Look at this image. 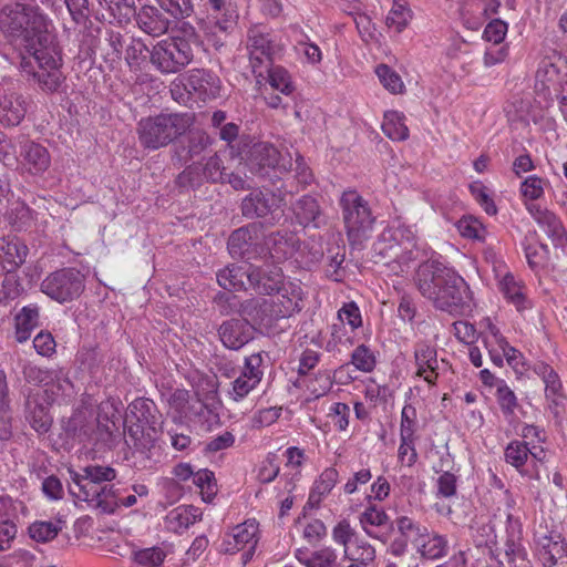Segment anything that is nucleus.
I'll return each instance as SVG.
<instances>
[{"instance_id": "obj_1", "label": "nucleus", "mask_w": 567, "mask_h": 567, "mask_svg": "<svg viewBox=\"0 0 567 567\" xmlns=\"http://www.w3.org/2000/svg\"><path fill=\"white\" fill-rule=\"evenodd\" d=\"M414 281L419 292L433 307L451 315L470 309L471 291L466 281L453 269L439 261H425L415 272Z\"/></svg>"}, {"instance_id": "obj_2", "label": "nucleus", "mask_w": 567, "mask_h": 567, "mask_svg": "<svg viewBox=\"0 0 567 567\" xmlns=\"http://www.w3.org/2000/svg\"><path fill=\"white\" fill-rule=\"evenodd\" d=\"M0 29L22 59L52 42L45 17L37 8L16 3L0 11Z\"/></svg>"}, {"instance_id": "obj_3", "label": "nucleus", "mask_w": 567, "mask_h": 567, "mask_svg": "<svg viewBox=\"0 0 567 567\" xmlns=\"http://www.w3.org/2000/svg\"><path fill=\"white\" fill-rule=\"evenodd\" d=\"M72 483L69 486L71 495L80 502H85L92 508L102 513H113L117 507L114 486L110 484L116 478V471L105 465H87L81 472L70 471Z\"/></svg>"}, {"instance_id": "obj_4", "label": "nucleus", "mask_w": 567, "mask_h": 567, "mask_svg": "<svg viewBox=\"0 0 567 567\" xmlns=\"http://www.w3.org/2000/svg\"><path fill=\"white\" fill-rule=\"evenodd\" d=\"M300 297L295 291L280 293L276 298H250L240 303L239 312L255 330L270 333L278 321L300 310Z\"/></svg>"}, {"instance_id": "obj_5", "label": "nucleus", "mask_w": 567, "mask_h": 567, "mask_svg": "<svg viewBox=\"0 0 567 567\" xmlns=\"http://www.w3.org/2000/svg\"><path fill=\"white\" fill-rule=\"evenodd\" d=\"M124 425L136 452L150 458L159 425L155 403L148 399L134 400L128 405Z\"/></svg>"}, {"instance_id": "obj_6", "label": "nucleus", "mask_w": 567, "mask_h": 567, "mask_svg": "<svg viewBox=\"0 0 567 567\" xmlns=\"http://www.w3.org/2000/svg\"><path fill=\"white\" fill-rule=\"evenodd\" d=\"M194 123L189 113H161L138 122L141 144L150 150L165 147L185 134Z\"/></svg>"}, {"instance_id": "obj_7", "label": "nucleus", "mask_w": 567, "mask_h": 567, "mask_svg": "<svg viewBox=\"0 0 567 567\" xmlns=\"http://www.w3.org/2000/svg\"><path fill=\"white\" fill-rule=\"evenodd\" d=\"M339 206L350 245L361 247L370 238L375 223L369 203L355 189H347Z\"/></svg>"}, {"instance_id": "obj_8", "label": "nucleus", "mask_w": 567, "mask_h": 567, "mask_svg": "<svg viewBox=\"0 0 567 567\" xmlns=\"http://www.w3.org/2000/svg\"><path fill=\"white\" fill-rule=\"evenodd\" d=\"M34 52L35 54L29 55L23 53L21 69L37 78L43 90L56 92L65 78L59 68L61 56L54 40Z\"/></svg>"}, {"instance_id": "obj_9", "label": "nucleus", "mask_w": 567, "mask_h": 567, "mask_svg": "<svg viewBox=\"0 0 567 567\" xmlns=\"http://www.w3.org/2000/svg\"><path fill=\"white\" fill-rule=\"evenodd\" d=\"M194 59L189 40L173 37L158 41L150 51V62L161 74H175L185 69Z\"/></svg>"}, {"instance_id": "obj_10", "label": "nucleus", "mask_w": 567, "mask_h": 567, "mask_svg": "<svg viewBox=\"0 0 567 567\" xmlns=\"http://www.w3.org/2000/svg\"><path fill=\"white\" fill-rule=\"evenodd\" d=\"M205 6L207 17L202 21L200 29L207 42L220 49L237 24V8L231 0H207Z\"/></svg>"}, {"instance_id": "obj_11", "label": "nucleus", "mask_w": 567, "mask_h": 567, "mask_svg": "<svg viewBox=\"0 0 567 567\" xmlns=\"http://www.w3.org/2000/svg\"><path fill=\"white\" fill-rule=\"evenodd\" d=\"M246 49L252 73L256 78H264L269 66L274 64V56L279 51V45L265 28L255 25L247 32Z\"/></svg>"}, {"instance_id": "obj_12", "label": "nucleus", "mask_w": 567, "mask_h": 567, "mask_svg": "<svg viewBox=\"0 0 567 567\" xmlns=\"http://www.w3.org/2000/svg\"><path fill=\"white\" fill-rule=\"evenodd\" d=\"M83 290L84 277L74 268L56 270L41 284V291L60 303L76 299Z\"/></svg>"}, {"instance_id": "obj_13", "label": "nucleus", "mask_w": 567, "mask_h": 567, "mask_svg": "<svg viewBox=\"0 0 567 567\" xmlns=\"http://www.w3.org/2000/svg\"><path fill=\"white\" fill-rule=\"evenodd\" d=\"M265 237L257 224H249L231 233L227 247L234 258L252 260L266 258Z\"/></svg>"}, {"instance_id": "obj_14", "label": "nucleus", "mask_w": 567, "mask_h": 567, "mask_svg": "<svg viewBox=\"0 0 567 567\" xmlns=\"http://www.w3.org/2000/svg\"><path fill=\"white\" fill-rule=\"evenodd\" d=\"M504 457L520 474L530 478H539L538 465L545 463L546 452L542 446H529L525 441H512L505 447Z\"/></svg>"}, {"instance_id": "obj_15", "label": "nucleus", "mask_w": 567, "mask_h": 567, "mask_svg": "<svg viewBox=\"0 0 567 567\" xmlns=\"http://www.w3.org/2000/svg\"><path fill=\"white\" fill-rule=\"evenodd\" d=\"M258 524L255 520H246L235 526L223 540V550L227 554H236L243 550L241 560L246 565L251 560L258 543Z\"/></svg>"}, {"instance_id": "obj_16", "label": "nucleus", "mask_w": 567, "mask_h": 567, "mask_svg": "<svg viewBox=\"0 0 567 567\" xmlns=\"http://www.w3.org/2000/svg\"><path fill=\"white\" fill-rule=\"evenodd\" d=\"M185 91L188 97L207 102L220 96L221 81L210 70L192 69L184 74Z\"/></svg>"}, {"instance_id": "obj_17", "label": "nucleus", "mask_w": 567, "mask_h": 567, "mask_svg": "<svg viewBox=\"0 0 567 567\" xmlns=\"http://www.w3.org/2000/svg\"><path fill=\"white\" fill-rule=\"evenodd\" d=\"M27 113L25 99L14 90V83L3 80L0 83V124L17 126Z\"/></svg>"}, {"instance_id": "obj_18", "label": "nucleus", "mask_w": 567, "mask_h": 567, "mask_svg": "<svg viewBox=\"0 0 567 567\" xmlns=\"http://www.w3.org/2000/svg\"><path fill=\"white\" fill-rule=\"evenodd\" d=\"M248 285L258 295L289 293L284 287L282 270L275 265L249 266Z\"/></svg>"}, {"instance_id": "obj_19", "label": "nucleus", "mask_w": 567, "mask_h": 567, "mask_svg": "<svg viewBox=\"0 0 567 567\" xmlns=\"http://www.w3.org/2000/svg\"><path fill=\"white\" fill-rule=\"evenodd\" d=\"M526 209L545 231L556 248H561L567 254V230L560 218L553 212L540 207L538 204H526Z\"/></svg>"}, {"instance_id": "obj_20", "label": "nucleus", "mask_w": 567, "mask_h": 567, "mask_svg": "<svg viewBox=\"0 0 567 567\" xmlns=\"http://www.w3.org/2000/svg\"><path fill=\"white\" fill-rule=\"evenodd\" d=\"M282 198L268 192L250 193L241 202V213L245 217L268 218L271 223L276 220L275 213L280 208Z\"/></svg>"}, {"instance_id": "obj_21", "label": "nucleus", "mask_w": 567, "mask_h": 567, "mask_svg": "<svg viewBox=\"0 0 567 567\" xmlns=\"http://www.w3.org/2000/svg\"><path fill=\"white\" fill-rule=\"evenodd\" d=\"M260 363V354H251L246 358L243 371L231 383L233 388L229 395L234 401L243 400L260 383L262 378V371L259 369Z\"/></svg>"}, {"instance_id": "obj_22", "label": "nucleus", "mask_w": 567, "mask_h": 567, "mask_svg": "<svg viewBox=\"0 0 567 567\" xmlns=\"http://www.w3.org/2000/svg\"><path fill=\"white\" fill-rule=\"evenodd\" d=\"M254 326L244 317L224 321L218 334L223 344L231 350H239L254 339Z\"/></svg>"}, {"instance_id": "obj_23", "label": "nucleus", "mask_w": 567, "mask_h": 567, "mask_svg": "<svg viewBox=\"0 0 567 567\" xmlns=\"http://www.w3.org/2000/svg\"><path fill=\"white\" fill-rule=\"evenodd\" d=\"M383 231L385 238L400 245V250L403 254V262H410L417 257V236L414 226L396 220Z\"/></svg>"}, {"instance_id": "obj_24", "label": "nucleus", "mask_w": 567, "mask_h": 567, "mask_svg": "<svg viewBox=\"0 0 567 567\" xmlns=\"http://www.w3.org/2000/svg\"><path fill=\"white\" fill-rule=\"evenodd\" d=\"M20 157L22 167L31 175H41L51 165L48 148L33 141H27L21 145Z\"/></svg>"}, {"instance_id": "obj_25", "label": "nucleus", "mask_w": 567, "mask_h": 567, "mask_svg": "<svg viewBox=\"0 0 567 567\" xmlns=\"http://www.w3.org/2000/svg\"><path fill=\"white\" fill-rule=\"evenodd\" d=\"M249 161L251 167L260 172L267 168H277L286 172L290 169L291 166V164L288 166L286 163H281L280 152L268 142L254 144L250 150Z\"/></svg>"}, {"instance_id": "obj_26", "label": "nucleus", "mask_w": 567, "mask_h": 567, "mask_svg": "<svg viewBox=\"0 0 567 567\" xmlns=\"http://www.w3.org/2000/svg\"><path fill=\"white\" fill-rule=\"evenodd\" d=\"M538 547L545 567H567V543L560 536H544L538 540Z\"/></svg>"}, {"instance_id": "obj_27", "label": "nucleus", "mask_w": 567, "mask_h": 567, "mask_svg": "<svg viewBox=\"0 0 567 567\" xmlns=\"http://www.w3.org/2000/svg\"><path fill=\"white\" fill-rule=\"evenodd\" d=\"M134 16L138 28L152 37H159L169 28V20L163 14L161 7L143 6Z\"/></svg>"}, {"instance_id": "obj_28", "label": "nucleus", "mask_w": 567, "mask_h": 567, "mask_svg": "<svg viewBox=\"0 0 567 567\" xmlns=\"http://www.w3.org/2000/svg\"><path fill=\"white\" fill-rule=\"evenodd\" d=\"M298 239L292 234H270L264 241L266 258L269 256L274 262H280L293 257L298 249Z\"/></svg>"}, {"instance_id": "obj_29", "label": "nucleus", "mask_w": 567, "mask_h": 567, "mask_svg": "<svg viewBox=\"0 0 567 567\" xmlns=\"http://www.w3.org/2000/svg\"><path fill=\"white\" fill-rule=\"evenodd\" d=\"M416 375L422 377L429 384H435L437 379L436 349L427 343H417L414 350Z\"/></svg>"}, {"instance_id": "obj_30", "label": "nucleus", "mask_w": 567, "mask_h": 567, "mask_svg": "<svg viewBox=\"0 0 567 567\" xmlns=\"http://www.w3.org/2000/svg\"><path fill=\"white\" fill-rule=\"evenodd\" d=\"M200 518L202 512L199 508L192 505H181L167 513L165 516V528L179 534Z\"/></svg>"}, {"instance_id": "obj_31", "label": "nucleus", "mask_w": 567, "mask_h": 567, "mask_svg": "<svg viewBox=\"0 0 567 567\" xmlns=\"http://www.w3.org/2000/svg\"><path fill=\"white\" fill-rule=\"evenodd\" d=\"M297 221L303 227L319 228L323 224L321 208L316 198L305 195L292 206Z\"/></svg>"}, {"instance_id": "obj_32", "label": "nucleus", "mask_w": 567, "mask_h": 567, "mask_svg": "<svg viewBox=\"0 0 567 567\" xmlns=\"http://www.w3.org/2000/svg\"><path fill=\"white\" fill-rule=\"evenodd\" d=\"M539 373H542L543 381L545 383V396L548 402V406L557 416L559 414V408L564 405L565 401L558 374L548 365L539 367Z\"/></svg>"}, {"instance_id": "obj_33", "label": "nucleus", "mask_w": 567, "mask_h": 567, "mask_svg": "<svg viewBox=\"0 0 567 567\" xmlns=\"http://www.w3.org/2000/svg\"><path fill=\"white\" fill-rule=\"evenodd\" d=\"M371 254L375 264L382 262L384 265H390L391 262H395L399 266L409 264L403 262V254L400 250V245L394 244L389 238H385L384 231H382L377 241H374Z\"/></svg>"}, {"instance_id": "obj_34", "label": "nucleus", "mask_w": 567, "mask_h": 567, "mask_svg": "<svg viewBox=\"0 0 567 567\" xmlns=\"http://www.w3.org/2000/svg\"><path fill=\"white\" fill-rule=\"evenodd\" d=\"M424 559L437 560L447 555L449 540L444 535L427 530V536L415 547Z\"/></svg>"}, {"instance_id": "obj_35", "label": "nucleus", "mask_w": 567, "mask_h": 567, "mask_svg": "<svg viewBox=\"0 0 567 567\" xmlns=\"http://www.w3.org/2000/svg\"><path fill=\"white\" fill-rule=\"evenodd\" d=\"M99 7L102 11V17L112 22L113 20L123 23L128 22L131 17L135 13L133 2L128 0H97Z\"/></svg>"}, {"instance_id": "obj_36", "label": "nucleus", "mask_w": 567, "mask_h": 567, "mask_svg": "<svg viewBox=\"0 0 567 567\" xmlns=\"http://www.w3.org/2000/svg\"><path fill=\"white\" fill-rule=\"evenodd\" d=\"M27 419L38 433H47L52 424L48 408L41 404L38 395H29L27 403Z\"/></svg>"}, {"instance_id": "obj_37", "label": "nucleus", "mask_w": 567, "mask_h": 567, "mask_svg": "<svg viewBox=\"0 0 567 567\" xmlns=\"http://www.w3.org/2000/svg\"><path fill=\"white\" fill-rule=\"evenodd\" d=\"M508 538L505 543V556L509 564H514L517 559H524L526 556L525 548L517 540V527L519 519L514 513L506 514Z\"/></svg>"}, {"instance_id": "obj_38", "label": "nucleus", "mask_w": 567, "mask_h": 567, "mask_svg": "<svg viewBox=\"0 0 567 567\" xmlns=\"http://www.w3.org/2000/svg\"><path fill=\"white\" fill-rule=\"evenodd\" d=\"M395 524L400 536L410 542L414 548L427 536L429 528L409 516L396 517Z\"/></svg>"}, {"instance_id": "obj_39", "label": "nucleus", "mask_w": 567, "mask_h": 567, "mask_svg": "<svg viewBox=\"0 0 567 567\" xmlns=\"http://www.w3.org/2000/svg\"><path fill=\"white\" fill-rule=\"evenodd\" d=\"M339 477V473L336 468H326L319 478L315 482L312 491L308 498V504L311 507H318L322 497L328 495L334 487Z\"/></svg>"}, {"instance_id": "obj_40", "label": "nucleus", "mask_w": 567, "mask_h": 567, "mask_svg": "<svg viewBox=\"0 0 567 567\" xmlns=\"http://www.w3.org/2000/svg\"><path fill=\"white\" fill-rule=\"evenodd\" d=\"M499 287L505 298L516 307L517 311H524L532 307L530 301L525 297L523 287L512 274H506L502 278Z\"/></svg>"}, {"instance_id": "obj_41", "label": "nucleus", "mask_w": 567, "mask_h": 567, "mask_svg": "<svg viewBox=\"0 0 567 567\" xmlns=\"http://www.w3.org/2000/svg\"><path fill=\"white\" fill-rule=\"evenodd\" d=\"M248 269L231 265L217 272L218 285L226 290L246 289L245 279L248 281Z\"/></svg>"}, {"instance_id": "obj_42", "label": "nucleus", "mask_w": 567, "mask_h": 567, "mask_svg": "<svg viewBox=\"0 0 567 567\" xmlns=\"http://www.w3.org/2000/svg\"><path fill=\"white\" fill-rule=\"evenodd\" d=\"M28 255V247L17 239H0V262H7L12 268L22 265Z\"/></svg>"}, {"instance_id": "obj_43", "label": "nucleus", "mask_w": 567, "mask_h": 567, "mask_svg": "<svg viewBox=\"0 0 567 567\" xmlns=\"http://www.w3.org/2000/svg\"><path fill=\"white\" fill-rule=\"evenodd\" d=\"M389 520L385 511L374 504L368 505L359 515L360 526L369 537H375L371 527H383Z\"/></svg>"}, {"instance_id": "obj_44", "label": "nucleus", "mask_w": 567, "mask_h": 567, "mask_svg": "<svg viewBox=\"0 0 567 567\" xmlns=\"http://www.w3.org/2000/svg\"><path fill=\"white\" fill-rule=\"evenodd\" d=\"M64 523L61 519L55 522L35 520L29 528V536L37 543H49L62 530Z\"/></svg>"}, {"instance_id": "obj_45", "label": "nucleus", "mask_w": 567, "mask_h": 567, "mask_svg": "<svg viewBox=\"0 0 567 567\" xmlns=\"http://www.w3.org/2000/svg\"><path fill=\"white\" fill-rule=\"evenodd\" d=\"M382 131L393 141H404L409 136V130L404 124V116L396 111L385 112Z\"/></svg>"}, {"instance_id": "obj_46", "label": "nucleus", "mask_w": 567, "mask_h": 567, "mask_svg": "<svg viewBox=\"0 0 567 567\" xmlns=\"http://www.w3.org/2000/svg\"><path fill=\"white\" fill-rule=\"evenodd\" d=\"M488 332H489L491 337L494 339L495 344L503 352V355L505 357L507 363L512 368L517 370L519 365H523L522 353L514 347L509 346L508 342L506 341V339L502 336L499 330L496 328V326H494L489 321H488Z\"/></svg>"}, {"instance_id": "obj_47", "label": "nucleus", "mask_w": 567, "mask_h": 567, "mask_svg": "<svg viewBox=\"0 0 567 567\" xmlns=\"http://www.w3.org/2000/svg\"><path fill=\"white\" fill-rule=\"evenodd\" d=\"M546 185L547 181L537 175H530L526 177L520 183L519 187V193L525 202V205L535 204V200L540 199L544 196Z\"/></svg>"}, {"instance_id": "obj_48", "label": "nucleus", "mask_w": 567, "mask_h": 567, "mask_svg": "<svg viewBox=\"0 0 567 567\" xmlns=\"http://www.w3.org/2000/svg\"><path fill=\"white\" fill-rule=\"evenodd\" d=\"M496 399L502 413L506 417L515 415V410L518 406L517 398L514 391L506 384L504 380H496Z\"/></svg>"}, {"instance_id": "obj_49", "label": "nucleus", "mask_w": 567, "mask_h": 567, "mask_svg": "<svg viewBox=\"0 0 567 567\" xmlns=\"http://www.w3.org/2000/svg\"><path fill=\"white\" fill-rule=\"evenodd\" d=\"M450 454L446 453V462L450 460ZM445 460H441L439 468L435 467V472L441 473L436 481L437 495L444 498H450L456 495L457 491V477L452 472L444 470Z\"/></svg>"}, {"instance_id": "obj_50", "label": "nucleus", "mask_w": 567, "mask_h": 567, "mask_svg": "<svg viewBox=\"0 0 567 567\" xmlns=\"http://www.w3.org/2000/svg\"><path fill=\"white\" fill-rule=\"evenodd\" d=\"M378 75L383 87L392 94H402L405 91V85L400 74L390 68L388 64H379L375 68Z\"/></svg>"}, {"instance_id": "obj_51", "label": "nucleus", "mask_w": 567, "mask_h": 567, "mask_svg": "<svg viewBox=\"0 0 567 567\" xmlns=\"http://www.w3.org/2000/svg\"><path fill=\"white\" fill-rule=\"evenodd\" d=\"M411 19V10L405 4L394 1L386 16L385 23L389 28H393L395 32L400 33L408 27Z\"/></svg>"}, {"instance_id": "obj_52", "label": "nucleus", "mask_w": 567, "mask_h": 567, "mask_svg": "<svg viewBox=\"0 0 567 567\" xmlns=\"http://www.w3.org/2000/svg\"><path fill=\"white\" fill-rule=\"evenodd\" d=\"M262 79H267L271 87L282 94L289 95L293 91L288 72L281 66H269Z\"/></svg>"}, {"instance_id": "obj_53", "label": "nucleus", "mask_w": 567, "mask_h": 567, "mask_svg": "<svg viewBox=\"0 0 567 567\" xmlns=\"http://www.w3.org/2000/svg\"><path fill=\"white\" fill-rule=\"evenodd\" d=\"M523 246L528 266L533 270H538L539 268H542L547 258V246L544 244H539L536 240L529 243L528 237H526V241L523 244Z\"/></svg>"}, {"instance_id": "obj_54", "label": "nucleus", "mask_w": 567, "mask_h": 567, "mask_svg": "<svg viewBox=\"0 0 567 567\" xmlns=\"http://www.w3.org/2000/svg\"><path fill=\"white\" fill-rule=\"evenodd\" d=\"M22 373L28 381H33L44 385H48L54 379L59 380V377L63 375L62 370L43 369L31 363L23 365Z\"/></svg>"}, {"instance_id": "obj_55", "label": "nucleus", "mask_w": 567, "mask_h": 567, "mask_svg": "<svg viewBox=\"0 0 567 567\" xmlns=\"http://www.w3.org/2000/svg\"><path fill=\"white\" fill-rule=\"evenodd\" d=\"M338 556L333 548L323 547L313 551L308 559L303 560L306 567H340Z\"/></svg>"}, {"instance_id": "obj_56", "label": "nucleus", "mask_w": 567, "mask_h": 567, "mask_svg": "<svg viewBox=\"0 0 567 567\" xmlns=\"http://www.w3.org/2000/svg\"><path fill=\"white\" fill-rule=\"evenodd\" d=\"M147 45L141 39H131L125 50V60L131 70H138L142 61L150 54Z\"/></svg>"}, {"instance_id": "obj_57", "label": "nucleus", "mask_w": 567, "mask_h": 567, "mask_svg": "<svg viewBox=\"0 0 567 567\" xmlns=\"http://www.w3.org/2000/svg\"><path fill=\"white\" fill-rule=\"evenodd\" d=\"M193 482L200 488L203 499L205 502H210L216 494V480L214 473L206 468L199 470L194 473Z\"/></svg>"}, {"instance_id": "obj_58", "label": "nucleus", "mask_w": 567, "mask_h": 567, "mask_svg": "<svg viewBox=\"0 0 567 567\" xmlns=\"http://www.w3.org/2000/svg\"><path fill=\"white\" fill-rule=\"evenodd\" d=\"M204 182L206 177L199 164L189 165L176 178V184L182 188H196Z\"/></svg>"}, {"instance_id": "obj_59", "label": "nucleus", "mask_w": 567, "mask_h": 567, "mask_svg": "<svg viewBox=\"0 0 567 567\" xmlns=\"http://www.w3.org/2000/svg\"><path fill=\"white\" fill-rule=\"evenodd\" d=\"M343 557L349 561H357L369 567L375 558V549L369 543L360 542L352 551L349 548H344Z\"/></svg>"}, {"instance_id": "obj_60", "label": "nucleus", "mask_w": 567, "mask_h": 567, "mask_svg": "<svg viewBox=\"0 0 567 567\" xmlns=\"http://www.w3.org/2000/svg\"><path fill=\"white\" fill-rule=\"evenodd\" d=\"M159 7L175 19L190 17L194 12L192 0H158Z\"/></svg>"}, {"instance_id": "obj_61", "label": "nucleus", "mask_w": 567, "mask_h": 567, "mask_svg": "<svg viewBox=\"0 0 567 567\" xmlns=\"http://www.w3.org/2000/svg\"><path fill=\"white\" fill-rule=\"evenodd\" d=\"M351 363L362 372H371L377 363L374 353L364 344L354 349L351 354Z\"/></svg>"}, {"instance_id": "obj_62", "label": "nucleus", "mask_w": 567, "mask_h": 567, "mask_svg": "<svg viewBox=\"0 0 567 567\" xmlns=\"http://www.w3.org/2000/svg\"><path fill=\"white\" fill-rule=\"evenodd\" d=\"M456 228L463 237L478 240L484 238L485 229L475 217L466 216L461 218L456 223Z\"/></svg>"}, {"instance_id": "obj_63", "label": "nucleus", "mask_w": 567, "mask_h": 567, "mask_svg": "<svg viewBox=\"0 0 567 567\" xmlns=\"http://www.w3.org/2000/svg\"><path fill=\"white\" fill-rule=\"evenodd\" d=\"M166 553L159 547L145 548L135 554V560L144 567H158L165 560Z\"/></svg>"}, {"instance_id": "obj_64", "label": "nucleus", "mask_w": 567, "mask_h": 567, "mask_svg": "<svg viewBox=\"0 0 567 567\" xmlns=\"http://www.w3.org/2000/svg\"><path fill=\"white\" fill-rule=\"evenodd\" d=\"M212 144L209 135L200 130L192 131L187 138V152L190 157L198 156Z\"/></svg>"}]
</instances>
